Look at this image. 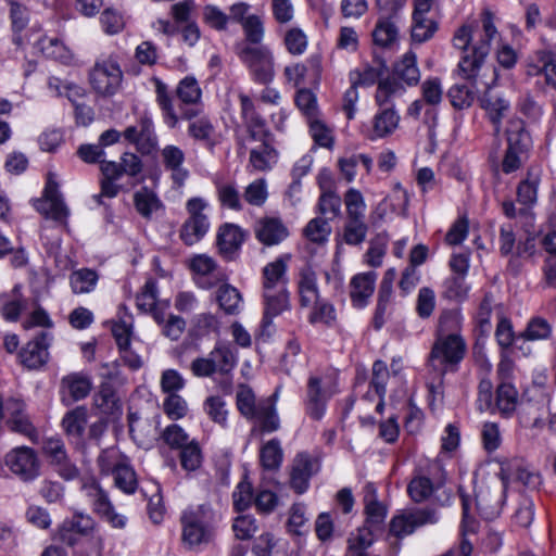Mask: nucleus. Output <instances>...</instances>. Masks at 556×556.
I'll return each mask as SVG.
<instances>
[{"label":"nucleus","instance_id":"nucleus-15","mask_svg":"<svg viewBox=\"0 0 556 556\" xmlns=\"http://www.w3.org/2000/svg\"><path fill=\"white\" fill-rule=\"evenodd\" d=\"M435 510L430 508L417 509L408 514L394 516L390 522V533L403 538L412 534L416 528L437 522Z\"/></svg>","mask_w":556,"mask_h":556},{"label":"nucleus","instance_id":"nucleus-27","mask_svg":"<svg viewBox=\"0 0 556 556\" xmlns=\"http://www.w3.org/2000/svg\"><path fill=\"white\" fill-rule=\"evenodd\" d=\"M400 115L392 106L379 109L372 118L371 139L384 138L397 128Z\"/></svg>","mask_w":556,"mask_h":556},{"label":"nucleus","instance_id":"nucleus-48","mask_svg":"<svg viewBox=\"0 0 556 556\" xmlns=\"http://www.w3.org/2000/svg\"><path fill=\"white\" fill-rule=\"evenodd\" d=\"M115 485L127 494H132L137 490L138 481L132 467L126 464H118L114 470Z\"/></svg>","mask_w":556,"mask_h":556},{"label":"nucleus","instance_id":"nucleus-25","mask_svg":"<svg viewBox=\"0 0 556 556\" xmlns=\"http://www.w3.org/2000/svg\"><path fill=\"white\" fill-rule=\"evenodd\" d=\"M486 91L481 98V108L486 112L491 123L494 125V132L498 135L501 131V123L505 114L509 110V101L505 98L493 93L489 83H484Z\"/></svg>","mask_w":556,"mask_h":556},{"label":"nucleus","instance_id":"nucleus-6","mask_svg":"<svg viewBox=\"0 0 556 556\" xmlns=\"http://www.w3.org/2000/svg\"><path fill=\"white\" fill-rule=\"evenodd\" d=\"M346 222L343 227V241L349 245H359L367 237L368 225L365 223L366 204L361 191L350 188L344 194Z\"/></svg>","mask_w":556,"mask_h":556},{"label":"nucleus","instance_id":"nucleus-24","mask_svg":"<svg viewBox=\"0 0 556 556\" xmlns=\"http://www.w3.org/2000/svg\"><path fill=\"white\" fill-rule=\"evenodd\" d=\"M161 157L165 169L172 173L173 181L177 186H182L189 176L188 169L184 167V151L177 146L167 144L162 149Z\"/></svg>","mask_w":556,"mask_h":556},{"label":"nucleus","instance_id":"nucleus-18","mask_svg":"<svg viewBox=\"0 0 556 556\" xmlns=\"http://www.w3.org/2000/svg\"><path fill=\"white\" fill-rule=\"evenodd\" d=\"M332 394L333 392L321 383L319 377L311 376L307 381L305 399L306 414L315 420L321 419L326 410V404Z\"/></svg>","mask_w":556,"mask_h":556},{"label":"nucleus","instance_id":"nucleus-4","mask_svg":"<svg viewBox=\"0 0 556 556\" xmlns=\"http://www.w3.org/2000/svg\"><path fill=\"white\" fill-rule=\"evenodd\" d=\"M180 521L182 543L189 549L207 544L212 540L214 511L208 505L202 504L185 510Z\"/></svg>","mask_w":556,"mask_h":556},{"label":"nucleus","instance_id":"nucleus-61","mask_svg":"<svg viewBox=\"0 0 556 556\" xmlns=\"http://www.w3.org/2000/svg\"><path fill=\"white\" fill-rule=\"evenodd\" d=\"M267 195L266 181L264 179H256L245 188L243 199L250 205L262 206L265 203Z\"/></svg>","mask_w":556,"mask_h":556},{"label":"nucleus","instance_id":"nucleus-64","mask_svg":"<svg viewBox=\"0 0 556 556\" xmlns=\"http://www.w3.org/2000/svg\"><path fill=\"white\" fill-rule=\"evenodd\" d=\"M274 159L275 150L265 142L262 143L260 149H253L250 153V163L258 170L268 169Z\"/></svg>","mask_w":556,"mask_h":556},{"label":"nucleus","instance_id":"nucleus-53","mask_svg":"<svg viewBox=\"0 0 556 556\" xmlns=\"http://www.w3.org/2000/svg\"><path fill=\"white\" fill-rule=\"evenodd\" d=\"M236 402L238 410L247 419L255 415V410L258 408V402H256L253 390L247 384H240L237 391Z\"/></svg>","mask_w":556,"mask_h":556},{"label":"nucleus","instance_id":"nucleus-38","mask_svg":"<svg viewBox=\"0 0 556 556\" xmlns=\"http://www.w3.org/2000/svg\"><path fill=\"white\" fill-rule=\"evenodd\" d=\"M365 513L367 515L366 523L380 525L387 516L386 507L376 498V489L372 484L366 485V495L364 497Z\"/></svg>","mask_w":556,"mask_h":556},{"label":"nucleus","instance_id":"nucleus-3","mask_svg":"<svg viewBox=\"0 0 556 556\" xmlns=\"http://www.w3.org/2000/svg\"><path fill=\"white\" fill-rule=\"evenodd\" d=\"M505 135L507 147L496 172L511 174L521 168L529 160L532 139L520 118L508 121Z\"/></svg>","mask_w":556,"mask_h":556},{"label":"nucleus","instance_id":"nucleus-16","mask_svg":"<svg viewBox=\"0 0 556 556\" xmlns=\"http://www.w3.org/2000/svg\"><path fill=\"white\" fill-rule=\"evenodd\" d=\"M3 410L8 414V425L14 432L33 439L37 431L27 415L25 414V403L17 399H9L5 404L0 401V420L3 417Z\"/></svg>","mask_w":556,"mask_h":556},{"label":"nucleus","instance_id":"nucleus-42","mask_svg":"<svg viewBox=\"0 0 556 556\" xmlns=\"http://www.w3.org/2000/svg\"><path fill=\"white\" fill-rule=\"evenodd\" d=\"M96 404L102 413L106 415H115L122 413V405L119 399L109 383H103L100 387V391L96 396Z\"/></svg>","mask_w":556,"mask_h":556},{"label":"nucleus","instance_id":"nucleus-33","mask_svg":"<svg viewBox=\"0 0 556 556\" xmlns=\"http://www.w3.org/2000/svg\"><path fill=\"white\" fill-rule=\"evenodd\" d=\"M540 184V170L530 167L527 177L522 179L517 188V200L525 205H532L536 202L538 186Z\"/></svg>","mask_w":556,"mask_h":556},{"label":"nucleus","instance_id":"nucleus-60","mask_svg":"<svg viewBox=\"0 0 556 556\" xmlns=\"http://www.w3.org/2000/svg\"><path fill=\"white\" fill-rule=\"evenodd\" d=\"M225 406V401L220 396H210L204 402V410L206 414L214 422L222 427H225L227 424L228 412Z\"/></svg>","mask_w":556,"mask_h":556},{"label":"nucleus","instance_id":"nucleus-46","mask_svg":"<svg viewBox=\"0 0 556 556\" xmlns=\"http://www.w3.org/2000/svg\"><path fill=\"white\" fill-rule=\"evenodd\" d=\"M139 127V152L150 154L157 147V136L150 117L142 116L138 122Z\"/></svg>","mask_w":556,"mask_h":556},{"label":"nucleus","instance_id":"nucleus-43","mask_svg":"<svg viewBox=\"0 0 556 556\" xmlns=\"http://www.w3.org/2000/svg\"><path fill=\"white\" fill-rule=\"evenodd\" d=\"M283 459V452L278 439H271L265 443L260 452L262 466L267 470H276Z\"/></svg>","mask_w":556,"mask_h":556},{"label":"nucleus","instance_id":"nucleus-52","mask_svg":"<svg viewBox=\"0 0 556 556\" xmlns=\"http://www.w3.org/2000/svg\"><path fill=\"white\" fill-rule=\"evenodd\" d=\"M443 296L447 300L462 302L468 293V286L465 282V276L452 275L443 283Z\"/></svg>","mask_w":556,"mask_h":556},{"label":"nucleus","instance_id":"nucleus-28","mask_svg":"<svg viewBox=\"0 0 556 556\" xmlns=\"http://www.w3.org/2000/svg\"><path fill=\"white\" fill-rule=\"evenodd\" d=\"M298 287L302 306H309L318 300L317 276L309 265L300 269Z\"/></svg>","mask_w":556,"mask_h":556},{"label":"nucleus","instance_id":"nucleus-50","mask_svg":"<svg viewBox=\"0 0 556 556\" xmlns=\"http://www.w3.org/2000/svg\"><path fill=\"white\" fill-rule=\"evenodd\" d=\"M317 212L323 218L334 219L341 214V198L332 191H325L320 194L317 204Z\"/></svg>","mask_w":556,"mask_h":556},{"label":"nucleus","instance_id":"nucleus-14","mask_svg":"<svg viewBox=\"0 0 556 556\" xmlns=\"http://www.w3.org/2000/svg\"><path fill=\"white\" fill-rule=\"evenodd\" d=\"M52 334L49 331H40L20 352L21 363L28 369H38L49 359V348L52 342Z\"/></svg>","mask_w":556,"mask_h":556},{"label":"nucleus","instance_id":"nucleus-21","mask_svg":"<svg viewBox=\"0 0 556 556\" xmlns=\"http://www.w3.org/2000/svg\"><path fill=\"white\" fill-rule=\"evenodd\" d=\"M290 260V254H283L263 268V291L287 290V269Z\"/></svg>","mask_w":556,"mask_h":556},{"label":"nucleus","instance_id":"nucleus-23","mask_svg":"<svg viewBox=\"0 0 556 556\" xmlns=\"http://www.w3.org/2000/svg\"><path fill=\"white\" fill-rule=\"evenodd\" d=\"M528 74H544L546 84L556 89V52L547 49L538 50L528 64Z\"/></svg>","mask_w":556,"mask_h":556},{"label":"nucleus","instance_id":"nucleus-26","mask_svg":"<svg viewBox=\"0 0 556 556\" xmlns=\"http://www.w3.org/2000/svg\"><path fill=\"white\" fill-rule=\"evenodd\" d=\"M377 275L372 271L358 274L350 282V296L355 307H364L375 290Z\"/></svg>","mask_w":556,"mask_h":556},{"label":"nucleus","instance_id":"nucleus-35","mask_svg":"<svg viewBox=\"0 0 556 556\" xmlns=\"http://www.w3.org/2000/svg\"><path fill=\"white\" fill-rule=\"evenodd\" d=\"M37 47L50 59L67 64L72 61L71 50L58 38L42 37L38 40Z\"/></svg>","mask_w":556,"mask_h":556},{"label":"nucleus","instance_id":"nucleus-41","mask_svg":"<svg viewBox=\"0 0 556 556\" xmlns=\"http://www.w3.org/2000/svg\"><path fill=\"white\" fill-rule=\"evenodd\" d=\"M91 506L93 511L100 515L102 518H104L108 522H110L112 527L119 529L125 527V517L114 511V507L105 492L101 494L99 497H97L96 501L91 504Z\"/></svg>","mask_w":556,"mask_h":556},{"label":"nucleus","instance_id":"nucleus-22","mask_svg":"<svg viewBox=\"0 0 556 556\" xmlns=\"http://www.w3.org/2000/svg\"><path fill=\"white\" fill-rule=\"evenodd\" d=\"M263 298L265 309L261 324L262 334H269L273 318L287 311L290 306L289 292L287 290L263 291Z\"/></svg>","mask_w":556,"mask_h":556},{"label":"nucleus","instance_id":"nucleus-31","mask_svg":"<svg viewBox=\"0 0 556 556\" xmlns=\"http://www.w3.org/2000/svg\"><path fill=\"white\" fill-rule=\"evenodd\" d=\"M134 205L137 212L143 218H151L152 214L162 210L164 207L162 201L157 197V194L149 189L148 187H143L140 190L136 191L134 194Z\"/></svg>","mask_w":556,"mask_h":556},{"label":"nucleus","instance_id":"nucleus-40","mask_svg":"<svg viewBox=\"0 0 556 556\" xmlns=\"http://www.w3.org/2000/svg\"><path fill=\"white\" fill-rule=\"evenodd\" d=\"M386 64L380 62L377 66L364 65L362 68L354 70L350 73V81L357 86H371L379 83V78L386 71Z\"/></svg>","mask_w":556,"mask_h":556},{"label":"nucleus","instance_id":"nucleus-17","mask_svg":"<svg viewBox=\"0 0 556 556\" xmlns=\"http://www.w3.org/2000/svg\"><path fill=\"white\" fill-rule=\"evenodd\" d=\"M278 392L279 389H276L270 396L258 401V408L255 410V415L249 418L255 421L253 431L271 433L280 428V419L276 409Z\"/></svg>","mask_w":556,"mask_h":556},{"label":"nucleus","instance_id":"nucleus-20","mask_svg":"<svg viewBox=\"0 0 556 556\" xmlns=\"http://www.w3.org/2000/svg\"><path fill=\"white\" fill-rule=\"evenodd\" d=\"M255 238L266 247L278 245L289 237V229L280 218L263 217L254 227Z\"/></svg>","mask_w":556,"mask_h":556},{"label":"nucleus","instance_id":"nucleus-13","mask_svg":"<svg viewBox=\"0 0 556 556\" xmlns=\"http://www.w3.org/2000/svg\"><path fill=\"white\" fill-rule=\"evenodd\" d=\"M319 462L308 453H299L292 463L290 472V486L298 493L303 494L309 486L311 478L319 471Z\"/></svg>","mask_w":556,"mask_h":556},{"label":"nucleus","instance_id":"nucleus-62","mask_svg":"<svg viewBox=\"0 0 556 556\" xmlns=\"http://www.w3.org/2000/svg\"><path fill=\"white\" fill-rule=\"evenodd\" d=\"M163 410L170 419L177 420L186 416L188 405L177 393L167 394L163 402Z\"/></svg>","mask_w":556,"mask_h":556},{"label":"nucleus","instance_id":"nucleus-5","mask_svg":"<svg viewBox=\"0 0 556 556\" xmlns=\"http://www.w3.org/2000/svg\"><path fill=\"white\" fill-rule=\"evenodd\" d=\"M236 51L255 83L268 85L273 81L275 77V60L268 47L264 45L251 46L239 43L236 47Z\"/></svg>","mask_w":556,"mask_h":556},{"label":"nucleus","instance_id":"nucleus-51","mask_svg":"<svg viewBox=\"0 0 556 556\" xmlns=\"http://www.w3.org/2000/svg\"><path fill=\"white\" fill-rule=\"evenodd\" d=\"M438 29L434 21L429 20L426 15L417 16L413 14L412 39L415 42L422 43L429 40Z\"/></svg>","mask_w":556,"mask_h":556},{"label":"nucleus","instance_id":"nucleus-58","mask_svg":"<svg viewBox=\"0 0 556 556\" xmlns=\"http://www.w3.org/2000/svg\"><path fill=\"white\" fill-rule=\"evenodd\" d=\"M202 463V453L199 444L194 441L184 446L180 452L181 467L188 471L197 470Z\"/></svg>","mask_w":556,"mask_h":556},{"label":"nucleus","instance_id":"nucleus-47","mask_svg":"<svg viewBox=\"0 0 556 556\" xmlns=\"http://www.w3.org/2000/svg\"><path fill=\"white\" fill-rule=\"evenodd\" d=\"M331 230L328 218L318 216L307 223L303 232L311 242L323 244L328 241Z\"/></svg>","mask_w":556,"mask_h":556},{"label":"nucleus","instance_id":"nucleus-9","mask_svg":"<svg viewBox=\"0 0 556 556\" xmlns=\"http://www.w3.org/2000/svg\"><path fill=\"white\" fill-rule=\"evenodd\" d=\"M5 465L24 482L35 480L40 475V464L36 452L28 446L15 447L5 455Z\"/></svg>","mask_w":556,"mask_h":556},{"label":"nucleus","instance_id":"nucleus-57","mask_svg":"<svg viewBox=\"0 0 556 556\" xmlns=\"http://www.w3.org/2000/svg\"><path fill=\"white\" fill-rule=\"evenodd\" d=\"M407 492L414 502L421 503L432 494L433 483L429 478L418 476L410 480Z\"/></svg>","mask_w":556,"mask_h":556},{"label":"nucleus","instance_id":"nucleus-19","mask_svg":"<svg viewBox=\"0 0 556 556\" xmlns=\"http://www.w3.org/2000/svg\"><path fill=\"white\" fill-rule=\"evenodd\" d=\"M43 200L36 204L37 210L46 217L58 222L64 220L68 215V210L59 191V186L51 178L48 179L43 191Z\"/></svg>","mask_w":556,"mask_h":556},{"label":"nucleus","instance_id":"nucleus-1","mask_svg":"<svg viewBox=\"0 0 556 556\" xmlns=\"http://www.w3.org/2000/svg\"><path fill=\"white\" fill-rule=\"evenodd\" d=\"M493 14L485 10L482 13V28L473 30L471 25H463L453 37V45L463 51L458 63L460 76L470 83L456 84L450 88L447 97L455 109L469 108L475 100L478 77L491 50V41L496 37Z\"/></svg>","mask_w":556,"mask_h":556},{"label":"nucleus","instance_id":"nucleus-34","mask_svg":"<svg viewBox=\"0 0 556 556\" xmlns=\"http://www.w3.org/2000/svg\"><path fill=\"white\" fill-rule=\"evenodd\" d=\"M495 404L503 417H511L518 404V391L516 388L507 382L498 384Z\"/></svg>","mask_w":556,"mask_h":556},{"label":"nucleus","instance_id":"nucleus-54","mask_svg":"<svg viewBox=\"0 0 556 556\" xmlns=\"http://www.w3.org/2000/svg\"><path fill=\"white\" fill-rule=\"evenodd\" d=\"M63 527L78 533L80 536H89L96 529V521L89 515L76 513L62 522Z\"/></svg>","mask_w":556,"mask_h":556},{"label":"nucleus","instance_id":"nucleus-32","mask_svg":"<svg viewBox=\"0 0 556 556\" xmlns=\"http://www.w3.org/2000/svg\"><path fill=\"white\" fill-rule=\"evenodd\" d=\"M397 22L399 20L396 18L379 16L375 29L372 31V39L375 45L384 48L395 42L399 36Z\"/></svg>","mask_w":556,"mask_h":556},{"label":"nucleus","instance_id":"nucleus-39","mask_svg":"<svg viewBox=\"0 0 556 556\" xmlns=\"http://www.w3.org/2000/svg\"><path fill=\"white\" fill-rule=\"evenodd\" d=\"M216 300L226 314L232 315L239 312L242 296L237 288L225 283L218 288Z\"/></svg>","mask_w":556,"mask_h":556},{"label":"nucleus","instance_id":"nucleus-55","mask_svg":"<svg viewBox=\"0 0 556 556\" xmlns=\"http://www.w3.org/2000/svg\"><path fill=\"white\" fill-rule=\"evenodd\" d=\"M241 26L245 36V41L243 43L260 46L265 31L261 17L254 14L248 15Z\"/></svg>","mask_w":556,"mask_h":556},{"label":"nucleus","instance_id":"nucleus-10","mask_svg":"<svg viewBox=\"0 0 556 556\" xmlns=\"http://www.w3.org/2000/svg\"><path fill=\"white\" fill-rule=\"evenodd\" d=\"M498 476L503 482L502 488L480 486L476 492V506L479 514L484 519H494L501 513L505 489L507 486L509 475L504 467L501 468Z\"/></svg>","mask_w":556,"mask_h":556},{"label":"nucleus","instance_id":"nucleus-45","mask_svg":"<svg viewBox=\"0 0 556 556\" xmlns=\"http://www.w3.org/2000/svg\"><path fill=\"white\" fill-rule=\"evenodd\" d=\"M62 386L67 388L74 401L87 397L91 391V380L83 374H71L64 377Z\"/></svg>","mask_w":556,"mask_h":556},{"label":"nucleus","instance_id":"nucleus-11","mask_svg":"<svg viewBox=\"0 0 556 556\" xmlns=\"http://www.w3.org/2000/svg\"><path fill=\"white\" fill-rule=\"evenodd\" d=\"M466 349L462 336L438 337L430 354V362L433 366L435 362L443 366L457 365L464 358Z\"/></svg>","mask_w":556,"mask_h":556},{"label":"nucleus","instance_id":"nucleus-59","mask_svg":"<svg viewBox=\"0 0 556 556\" xmlns=\"http://www.w3.org/2000/svg\"><path fill=\"white\" fill-rule=\"evenodd\" d=\"M157 286L152 279L146 281L142 291L137 295L136 304L141 312H149L157 304Z\"/></svg>","mask_w":556,"mask_h":556},{"label":"nucleus","instance_id":"nucleus-37","mask_svg":"<svg viewBox=\"0 0 556 556\" xmlns=\"http://www.w3.org/2000/svg\"><path fill=\"white\" fill-rule=\"evenodd\" d=\"M99 276L96 270L90 268H80L70 276L71 288L74 293H89L98 282Z\"/></svg>","mask_w":556,"mask_h":556},{"label":"nucleus","instance_id":"nucleus-30","mask_svg":"<svg viewBox=\"0 0 556 556\" xmlns=\"http://www.w3.org/2000/svg\"><path fill=\"white\" fill-rule=\"evenodd\" d=\"M393 75L408 86H416L419 83L420 71L417 65V56L413 51L406 52L402 59L394 64Z\"/></svg>","mask_w":556,"mask_h":556},{"label":"nucleus","instance_id":"nucleus-29","mask_svg":"<svg viewBox=\"0 0 556 556\" xmlns=\"http://www.w3.org/2000/svg\"><path fill=\"white\" fill-rule=\"evenodd\" d=\"M0 312L7 321H17L22 311L25 308V301L21 293V286L16 285L10 293L0 294Z\"/></svg>","mask_w":556,"mask_h":556},{"label":"nucleus","instance_id":"nucleus-12","mask_svg":"<svg viewBox=\"0 0 556 556\" xmlns=\"http://www.w3.org/2000/svg\"><path fill=\"white\" fill-rule=\"evenodd\" d=\"M247 232L238 225L225 223L219 226L216 236V245L219 255L227 262L238 258Z\"/></svg>","mask_w":556,"mask_h":556},{"label":"nucleus","instance_id":"nucleus-56","mask_svg":"<svg viewBox=\"0 0 556 556\" xmlns=\"http://www.w3.org/2000/svg\"><path fill=\"white\" fill-rule=\"evenodd\" d=\"M217 197L220 204L233 211H241L243 208L241 195L233 184H222L217 186Z\"/></svg>","mask_w":556,"mask_h":556},{"label":"nucleus","instance_id":"nucleus-2","mask_svg":"<svg viewBox=\"0 0 556 556\" xmlns=\"http://www.w3.org/2000/svg\"><path fill=\"white\" fill-rule=\"evenodd\" d=\"M176 96L180 101V116L175 111L173 97L166 84L155 79L156 103L161 109L164 123L170 129L178 126L179 118L192 121L201 114L198 104L201 101L202 91L195 78L187 76L181 79L176 88Z\"/></svg>","mask_w":556,"mask_h":556},{"label":"nucleus","instance_id":"nucleus-49","mask_svg":"<svg viewBox=\"0 0 556 556\" xmlns=\"http://www.w3.org/2000/svg\"><path fill=\"white\" fill-rule=\"evenodd\" d=\"M463 317L459 311L450 309L441 314L438 337L460 336Z\"/></svg>","mask_w":556,"mask_h":556},{"label":"nucleus","instance_id":"nucleus-7","mask_svg":"<svg viewBox=\"0 0 556 556\" xmlns=\"http://www.w3.org/2000/svg\"><path fill=\"white\" fill-rule=\"evenodd\" d=\"M89 83L101 97H112L121 88L123 71L116 58L110 55L98 59L89 71Z\"/></svg>","mask_w":556,"mask_h":556},{"label":"nucleus","instance_id":"nucleus-36","mask_svg":"<svg viewBox=\"0 0 556 556\" xmlns=\"http://www.w3.org/2000/svg\"><path fill=\"white\" fill-rule=\"evenodd\" d=\"M215 371L222 375L229 374L236 366L237 359L231 349L223 343L216 346L208 353Z\"/></svg>","mask_w":556,"mask_h":556},{"label":"nucleus","instance_id":"nucleus-8","mask_svg":"<svg viewBox=\"0 0 556 556\" xmlns=\"http://www.w3.org/2000/svg\"><path fill=\"white\" fill-rule=\"evenodd\" d=\"M207 206V202L200 197H194L187 201L188 218L182 224L179 235L185 244L193 245L207 233L210 220L204 213Z\"/></svg>","mask_w":556,"mask_h":556},{"label":"nucleus","instance_id":"nucleus-63","mask_svg":"<svg viewBox=\"0 0 556 556\" xmlns=\"http://www.w3.org/2000/svg\"><path fill=\"white\" fill-rule=\"evenodd\" d=\"M314 308L309 315V321L312 324L321 323L325 325H331L336 319V313L333 306L319 298L313 302Z\"/></svg>","mask_w":556,"mask_h":556},{"label":"nucleus","instance_id":"nucleus-44","mask_svg":"<svg viewBox=\"0 0 556 556\" xmlns=\"http://www.w3.org/2000/svg\"><path fill=\"white\" fill-rule=\"evenodd\" d=\"M87 424V409L78 406L65 414L62 427L67 435L80 437Z\"/></svg>","mask_w":556,"mask_h":556}]
</instances>
